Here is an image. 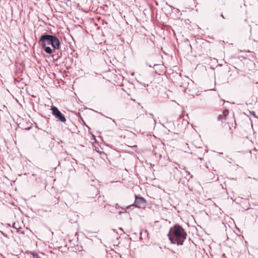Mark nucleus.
<instances>
[{
	"label": "nucleus",
	"mask_w": 258,
	"mask_h": 258,
	"mask_svg": "<svg viewBox=\"0 0 258 258\" xmlns=\"http://www.w3.org/2000/svg\"><path fill=\"white\" fill-rule=\"evenodd\" d=\"M167 235L171 243L181 245L186 239L187 234L181 226L176 224L170 228Z\"/></svg>",
	"instance_id": "obj_1"
},
{
	"label": "nucleus",
	"mask_w": 258,
	"mask_h": 258,
	"mask_svg": "<svg viewBox=\"0 0 258 258\" xmlns=\"http://www.w3.org/2000/svg\"><path fill=\"white\" fill-rule=\"evenodd\" d=\"M38 43L41 46H46L51 45L54 50L59 49L60 46V42L58 38L54 35L45 33L42 35L38 41Z\"/></svg>",
	"instance_id": "obj_2"
},
{
	"label": "nucleus",
	"mask_w": 258,
	"mask_h": 258,
	"mask_svg": "<svg viewBox=\"0 0 258 258\" xmlns=\"http://www.w3.org/2000/svg\"><path fill=\"white\" fill-rule=\"evenodd\" d=\"M51 110H52V114L53 116H54L59 121L62 122H65L66 119L64 115L56 107L54 106H52Z\"/></svg>",
	"instance_id": "obj_3"
},
{
	"label": "nucleus",
	"mask_w": 258,
	"mask_h": 258,
	"mask_svg": "<svg viewBox=\"0 0 258 258\" xmlns=\"http://www.w3.org/2000/svg\"><path fill=\"white\" fill-rule=\"evenodd\" d=\"M146 203V200L143 197H138L136 196L135 201L134 204L128 206L126 208L128 209L131 206H135L138 208H142Z\"/></svg>",
	"instance_id": "obj_4"
},
{
	"label": "nucleus",
	"mask_w": 258,
	"mask_h": 258,
	"mask_svg": "<svg viewBox=\"0 0 258 258\" xmlns=\"http://www.w3.org/2000/svg\"><path fill=\"white\" fill-rule=\"evenodd\" d=\"M42 48H43L45 52H46L48 54H51L53 52L52 49L50 47L47 46L46 45V46H41Z\"/></svg>",
	"instance_id": "obj_5"
},
{
	"label": "nucleus",
	"mask_w": 258,
	"mask_h": 258,
	"mask_svg": "<svg viewBox=\"0 0 258 258\" xmlns=\"http://www.w3.org/2000/svg\"><path fill=\"white\" fill-rule=\"evenodd\" d=\"M226 119V116H225V115H223V114H220L218 117V119L219 121H222L223 119Z\"/></svg>",
	"instance_id": "obj_6"
},
{
	"label": "nucleus",
	"mask_w": 258,
	"mask_h": 258,
	"mask_svg": "<svg viewBox=\"0 0 258 258\" xmlns=\"http://www.w3.org/2000/svg\"><path fill=\"white\" fill-rule=\"evenodd\" d=\"M228 113H229V110L228 109H225L223 111V114L225 115V116H226V117L228 114Z\"/></svg>",
	"instance_id": "obj_7"
},
{
	"label": "nucleus",
	"mask_w": 258,
	"mask_h": 258,
	"mask_svg": "<svg viewBox=\"0 0 258 258\" xmlns=\"http://www.w3.org/2000/svg\"><path fill=\"white\" fill-rule=\"evenodd\" d=\"M250 113L251 114L253 115V116H255V112L253 111H250Z\"/></svg>",
	"instance_id": "obj_8"
},
{
	"label": "nucleus",
	"mask_w": 258,
	"mask_h": 258,
	"mask_svg": "<svg viewBox=\"0 0 258 258\" xmlns=\"http://www.w3.org/2000/svg\"><path fill=\"white\" fill-rule=\"evenodd\" d=\"M13 227L16 228V229H18V227L16 226V223H14L13 224Z\"/></svg>",
	"instance_id": "obj_9"
},
{
	"label": "nucleus",
	"mask_w": 258,
	"mask_h": 258,
	"mask_svg": "<svg viewBox=\"0 0 258 258\" xmlns=\"http://www.w3.org/2000/svg\"><path fill=\"white\" fill-rule=\"evenodd\" d=\"M158 155H159V157L160 158H161V157H162V155H161V154H158Z\"/></svg>",
	"instance_id": "obj_10"
},
{
	"label": "nucleus",
	"mask_w": 258,
	"mask_h": 258,
	"mask_svg": "<svg viewBox=\"0 0 258 258\" xmlns=\"http://www.w3.org/2000/svg\"><path fill=\"white\" fill-rule=\"evenodd\" d=\"M149 114L150 116H151L152 117L153 116V114L152 113H149Z\"/></svg>",
	"instance_id": "obj_11"
},
{
	"label": "nucleus",
	"mask_w": 258,
	"mask_h": 258,
	"mask_svg": "<svg viewBox=\"0 0 258 258\" xmlns=\"http://www.w3.org/2000/svg\"><path fill=\"white\" fill-rule=\"evenodd\" d=\"M34 258H37V255L36 254V255H34Z\"/></svg>",
	"instance_id": "obj_12"
},
{
	"label": "nucleus",
	"mask_w": 258,
	"mask_h": 258,
	"mask_svg": "<svg viewBox=\"0 0 258 258\" xmlns=\"http://www.w3.org/2000/svg\"><path fill=\"white\" fill-rule=\"evenodd\" d=\"M34 258H37V255L36 254V255H34Z\"/></svg>",
	"instance_id": "obj_13"
},
{
	"label": "nucleus",
	"mask_w": 258,
	"mask_h": 258,
	"mask_svg": "<svg viewBox=\"0 0 258 258\" xmlns=\"http://www.w3.org/2000/svg\"><path fill=\"white\" fill-rule=\"evenodd\" d=\"M221 17H223V18H224V19L225 18H224V16H223V15L222 14H221Z\"/></svg>",
	"instance_id": "obj_14"
},
{
	"label": "nucleus",
	"mask_w": 258,
	"mask_h": 258,
	"mask_svg": "<svg viewBox=\"0 0 258 258\" xmlns=\"http://www.w3.org/2000/svg\"><path fill=\"white\" fill-rule=\"evenodd\" d=\"M183 88H184V92H186V90L187 89H186L185 88H184V87H183Z\"/></svg>",
	"instance_id": "obj_15"
},
{
	"label": "nucleus",
	"mask_w": 258,
	"mask_h": 258,
	"mask_svg": "<svg viewBox=\"0 0 258 258\" xmlns=\"http://www.w3.org/2000/svg\"><path fill=\"white\" fill-rule=\"evenodd\" d=\"M122 212H119V215H121V214H122Z\"/></svg>",
	"instance_id": "obj_16"
},
{
	"label": "nucleus",
	"mask_w": 258,
	"mask_h": 258,
	"mask_svg": "<svg viewBox=\"0 0 258 258\" xmlns=\"http://www.w3.org/2000/svg\"><path fill=\"white\" fill-rule=\"evenodd\" d=\"M149 66L150 67H152V66H151V64H150Z\"/></svg>",
	"instance_id": "obj_17"
},
{
	"label": "nucleus",
	"mask_w": 258,
	"mask_h": 258,
	"mask_svg": "<svg viewBox=\"0 0 258 258\" xmlns=\"http://www.w3.org/2000/svg\"><path fill=\"white\" fill-rule=\"evenodd\" d=\"M125 212H126V210H125V211L123 212V213H125Z\"/></svg>",
	"instance_id": "obj_18"
}]
</instances>
